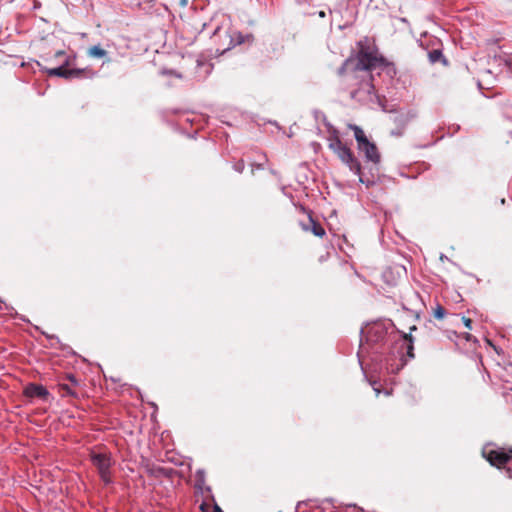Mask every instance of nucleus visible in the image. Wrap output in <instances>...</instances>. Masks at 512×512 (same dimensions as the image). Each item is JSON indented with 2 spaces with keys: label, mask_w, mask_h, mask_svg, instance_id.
<instances>
[{
  "label": "nucleus",
  "mask_w": 512,
  "mask_h": 512,
  "mask_svg": "<svg viewBox=\"0 0 512 512\" xmlns=\"http://www.w3.org/2000/svg\"><path fill=\"white\" fill-rule=\"evenodd\" d=\"M416 329H417L416 326L413 325V326L410 327V332L409 333H403V336H402L403 340L405 341L406 355L409 358H414V338L411 335V332L415 331Z\"/></svg>",
  "instance_id": "1a4fd4ad"
},
{
  "label": "nucleus",
  "mask_w": 512,
  "mask_h": 512,
  "mask_svg": "<svg viewBox=\"0 0 512 512\" xmlns=\"http://www.w3.org/2000/svg\"><path fill=\"white\" fill-rule=\"evenodd\" d=\"M251 40H253L252 35H243L238 31L229 30L224 36V40L222 43L223 48L221 49V53L231 50L235 46ZM217 50L220 51V48H218Z\"/></svg>",
  "instance_id": "423d86ee"
},
{
  "label": "nucleus",
  "mask_w": 512,
  "mask_h": 512,
  "mask_svg": "<svg viewBox=\"0 0 512 512\" xmlns=\"http://www.w3.org/2000/svg\"><path fill=\"white\" fill-rule=\"evenodd\" d=\"M57 388H58V393L62 397H72V398L78 397V388L72 386L71 384L59 383L57 385Z\"/></svg>",
  "instance_id": "9d476101"
},
{
  "label": "nucleus",
  "mask_w": 512,
  "mask_h": 512,
  "mask_svg": "<svg viewBox=\"0 0 512 512\" xmlns=\"http://www.w3.org/2000/svg\"><path fill=\"white\" fill-rule=\"evenodd\" d=\"M484 458L497 468H502L512 461V449L505 451L503 448L483 451Z\"/></svg>",
  "instance_id": "39448f33"
},
{
  "label": "nucleus",
  "mask_w": 512,
  "mask_h": 512,
  "mask_svg": "<svg viewBox=\"0 0 512 512\" xmlns=\"http://www.w3.org/2000/svg\"><path fill=\"white\" fill-rule=\"evenodd\" d=\"M354 136L358 151L364 154L368 162L378 165L381 162V154L375 142L365 134L364 130H354Z\"/></svg>",
  "instance_id": "7ed1b4c3"
},
{
  "label": "nucleus",
  "mask_w": 512,
  "mask_h": 512,
  "mask_svg": "<svg viewBox=\"0 0 512 512\" xmlns=\"http://www.w3.org/2000/svg\"><path fill=\"white\" fill-rule=\"evenodd\" d=\"M359 50L356 57L348 58L344 61L342 66L338 69L339 76H347L351 79L357 80L360 78V72L368 73L376 68L387 66L389 63L384 56L379 52L374 44L359 42ZM372 76L366 74V80L370 81Z\"/></svg>",
  "instance_id": "f257e3e1"
},
{
  "label": "nucleus",
  "mask_w": 512,
  "mask_h": 512,
  "mask_svg": "<svg viewBox=\"0 0 512 512\" xmlns=\"http://www.w3.org/2000/svg\"><path fill=\"white\" fill-rule=\"evenodd\" d=\"M69 79L70 78H78L81 77L84 73V70L81 69H69Z\"/></svg>",
  "instance_id": "a211bd4d"
},
{
  "label": "nucleus",
  "mask_w": 512,
  "mask_h": 512,
  "mask_svg": "<svg viewBox=\"0 0 512 512\" xmlns=\"http://www.w3.org/2000/svg\"><path fill=\"white\" fill-rule=\"evenodd\" d=\"M428 58L431 64H436L439 62L443 63L444 65L447 64V60L440 49L429 51Z\"/></svg>",
  "instance_id": "ddd939ff"
},
{
  "label": "nucleus",
  "mask_w": 512,
  "mask_h": 512,
  "mask_svg": "<svg viewBox=\"0 0 512 512\" xmlns=\"http://www.w3.org/2000/svg\"><path fill=\"white\" fill-rule=\"evenodd\" d=\"M348 128H354V129H357L358 127L357 126H353V125H349Z\"/></svg>",
  "instance_id": "393cba45"
},
{
  "label": "nucleus",
  "mask_w": 512,
  "mask_h": 512,
  "mask_svg": "<svg viewBox=\"0 0 512 512\" xmlns=\"http://www.w3.org/2000/svg\"><path fill=\"white\" fill-rule=\"evenodd\" d=\"M386 332L383 327L380 325H374L368 329V335L371 337L372 335L377 336V340L383 338L385 336Z\"/></svg>",
  "instance_id": "4468645a"
},
{
  "label": "nucleus",
  "mask_w": 512,
  "mask_h": 512,
  "mask_svg": "<svg viewBox=\"0 0 512 512\" xmlns=\"http://www.w3.org/2000/svg\"><path fill=\"white\" fill-rule=\"evenodd\" d=\"M206 508H208V505L206 503H202L200 505V509L205 512Z\"/></svg>",
  "instance_id": "4be33fe9"
},
{
  "label": "nucleus",
  "mask_w": 512,
  "mask_h": 512,
  "mask_svg": "<svg viewBox=\"0 0 512 512\" xmlns=\"http://www.w3.org/2000/svg\"><path fill=\"white\" fill-rule=\"evenodd\" d=\"M107 51L100 45H94L87 49V55L90 58L100 59L107 56Z\"/></svg>",
  "instance_id": "f8f14e48"
},
{
  "label": "nucleus",
  "mask_w": 512,
  "mask_h": 512,
  "mask_svg": "<svg viewBox=\"0 0 512 512\" xmlns=\"http://www.w3.org/2000/svg\"><path fill=\"white\" fill-rule=\"evenodd\" d=\"M212 512H223V511H222V509L217 504H215L213 506Z\"/></svg>",
  "instance_id": "aec40b11"
},
{
  "label": "nucleus",
  "mask_w": 512,
  "mask_h": 512,
  "mask_svg": "<svg viewBox=\"0 0 512 512\" xmlns=\"http://www.w3.org/2000/svg\"><path fill=\"white\" fill-rule=\"evenodd\" d=\"M63 55H64V51H62V50L57 51V52L55 53V56H56V57L63 56Z\"/></svg>",
  "instance_id": "5701e85b"
},
{
  "label": "nucleus",
  "mask_w": 512,
  "mask_h": 512,
  "mask_svg": "<svg viewBox=\"0 0 512 512\" xmlns=\"http://www.w3.org/2000/svg\"><path fill=\"white\" fill-rule=\"evenodd\" d=\"M302 228L306 231L310 230L317 237H323L325 235L324 228L321 226L319 222L313 220L311 216H309L308 225L303 224Z\"/></svg>",
  "instance_id": "6e6552de"
},
{
  "label": "nucleus",
  "mask_w": 512,
  "mask_h": 512,
  "mask_svg": "<svg viewBox=\"0 0 512 512\" xmlns=\"http://www.w3.org/2000/svg\"><path fill=\"white\" fill-rule=\"evenodd\" d=\"M69 65V60L66 59L64 64L57 68H51L47 70L49 76H58L63 77L65 79H69V69L67 66Z\"/></svg>",
  "instance_id": "9b49d317"
},
{
  "label": "nucleus",
  "mask_w": 512,
  "mask_h": 512,
  "mask_svg": "<svg viewBox=\"0 0 512 512\" xmlns=\"http://www.w3.org/2000/svg\"><path fill=\"white\" fill-rule=\"evenodd\" d=\"M65 379H67L69 381L68 384H71L72 386L79 388L80 382L73 374H67L65 376Z\"/></svg>",
  "instance_id": "f3484780"
},
{
  "label": "nucleus",
  "mask_w": 512,
  "mask_h": 512,
  "mask_svg": "<svg viewBox=\"0 0 512 512\" xmlns=\"http://www.w3.org/2000/svg\"><path fill=\"white\" fill-rule=\"evenodd\" d=\"M327 141L329 149L338 159L359 177L361 183H365L362 177V165L347 143L340 139L339 130H329Z\"/></svg>",
  "instance_id": "f03ea898"
},
{
  "label": "nucleus",
  "mask_w": 512,
  "mask_h": 512,
  "mask_svg": "<svg viewBox=\"0 0 512 512\" xmlns=\"http://www.w3.org/2000/svg\"><path fill=\"white\" fill-rule=\"evenodd\" d=\"M462 321L467 329H469V330L472 329V320L470 318L463 316Z\"/></svg>",
  "instance_id": "6ab92c4d"
},
{
  "label": "nucleus",
  "mask_w": 512,
  "mask_h": 512,
  "mask_svg": "<svg viewBox=\"0 0 512 512\" xmlns=\"http://www.w3.org/2000/svg\"><path fill=\"white\" fill-rule=\"evenodd\" d=\"M472 338H473V336H472L471 334H469V333H466V334H465V339H466L467 341H471V340H472Z\"/></svg>",
  "instance_id": "412c9836"
},
{
  "label": "nucleus",
  "mask_w": 512,
  "mask_h": 512,
  "mask_svg": "<svg viewBox=\"0 0 512 512\" xmlns=\"http://www.w3.org/2000/svg\"><path fill=\"white\" fill-rule=\"evenodd\" d=\"M445 315H446V309L443 306H441L440 304H438L435 308H433V316L436 319L442 320V319H444Z\"/></svg>",
  "instance_id": "dca6fc26"
},
{
  "label": "nucleus",
  "mask_w": 512,
  "mask_h": 512,
  "mask_svg": "<svg viewBox=\"0 0 512 512\" xmlns=\"http://www.w3.org/2000/svg\"><path fill=\"white\" fill-rule=\"evenodd\" d=\"M319 16H320V17H322V18H324V17L326 16V14H325V12H324V11H320V12H319Z\"/></svg>",
  "instance_id": "b1692460"
},
{
  "label": "nucleus",
  "mask_w": 512,
  "mask_h": 512,
  "mask_svg": "<svg viewBox=\"0 0 512 512\" xmlns=\"http://www.w3.org/2000/svg\"><path fill=\"white\" fill-rule=\"evenodd\" d=\"M90 458H91L93 465L97 468L101 479L105 483H110L111 482L110 467H111V463H112L110 455L107 453H97L95 451H92L90 454Z\"/></svg>",
  "instance_id": "20e7f679"
},
{
  "label": "nucleus",
  "mask_w": 512,
  "mask_h": 512,
  "mask_svg": "<svg viewBox=\"0 0 512 512\" xmlns=\"http://www.w3.org/2000/svg\"><path fill=\"white\" fill-rule=\"evenodd\" d=\"M24 395L29 398H40L46 400L49 396V392L44 386L32 383L25 388Z\"/></svg>",
  "instance_id": "0eeeda50"
},
{
  "label": "nucleus",
  "mask_w": 512,
  "mask_h": 512,
  "mask_svg": "<svg viewBox=\"0 0 512 512\" xmlns=\"http://www.w3.org/2000/svg\"><path fill=\"white\" fill-rule=\"evenodd\" d=\"M205 485V473L202 470H198L196 473V483L195 487L198 489H202Z\"/></svg>",
  "instance_id": "2eb2a0df"
}]
</instances>
